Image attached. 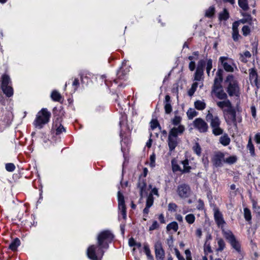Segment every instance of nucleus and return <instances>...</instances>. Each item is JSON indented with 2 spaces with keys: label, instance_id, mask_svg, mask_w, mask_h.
<instances>
[{
  "label": "nucleus",
  "instance_id": "nucleus-1",
  "mask_svg": "<svg viewBox=\"0 0 260 260\" xmlns=\"http://www.w3.org/2000/svg\"><path fill=\"white\" fill-rule=\"evenodd\" d=\"M214 218L215 221L218 228H220L222 234L224 238L231 244V246L237 252L241 251V245L237 240L235 235L230 230H225L223 227L225 221H224L222 213L217 208L214 211Z\"/></svg>",
  "mask_w": 260,
  "mask_h": 260
},
{
  "label": "nucleus",
  "instance_id": "nucleus-2",
  "mask_svg": "<svg viewBox=\"0 0 260 260\" xmlns=\"http://www.w3.org/2000/svg\"><path fill=\"white\" fill-rule=\"evenodd\" d=\"M217 105L222 110L226 123L230 125L233 124L234 125L237 126V111L233 106L231 102L227 99L222 101L217 102Z\"/></svg>",
  "mask_w": 260,
  "mask_h": 260
},
{
  "label": "nucleus",
  "instance_id": "nucleus-3",
  "mask_svg": "<svg viewBox=\"0 0 260 260\" xmlns=\"http://www.w3.org/2000/svg\"><path fill=\"white\" fill-rule=\"evenodd\" d=\"M115 238L113 233L109 230H105L99 233L96 237V244L98 247V250L104 254V249L109 248V244L114 240Z\"/></svg>",
  "mask_w": 260,
  "mask_h": 260
},
{
  "label": "nucleus",
  "instance_id": "nucleus-4",
  "mask_svg": "<svg viewBox=\"0 0 260 260\" xmlns=\"http://www.w3.org/2000/svg\"><path fill=\"white\" fill-rule=\"evenodd\" d=\"M185 131L183 125L180 124L177 127L172 128L169 132L168 138V145L170 152H173L179 144L178 136L182 135Z\"/></svg>",
  "mask_w": 260,
  "mask_h": 260
},
{
  "label": "nucleus",
  "instance_id": "nucleus-5",
  "mask_svg": "<svg viewBox=\"0 0 260 260\" xmlns=\"http://www.w3.org/2000/svg\"><path fill=\"white\" fill-rule=\"evenodd\" d=\"M224 83L226 85L225 90L230 96H240V87L239 83L233 74H229L226 77Z\"/></svg>",
  "mask_w": 260,
  "mask_h": 260
},
{
  "label": "nucleus",
  "instance_id": "nucleus-6",
  "mask_svg": "<svg viewBox=\"0 0 260 260\" xmlns=\"http://www.w3.org/2000/svg\"><path fill=\"white\" fill-rule=\"evenodd\" d=\"M51 116V112L47 108H43L36 114L32 124L35 128L41 129L45 125L49 123Z\"/></svg>",
  "mask_w": 260,
  "mask_h": 260
},
{
  "label": "nucleus",
  "instance_id": "nucleus-7",
  "mask_svg": "<svg viewBox=\"0 0 260 260\" xmlns=\"http://www.w3.org/2000/svg\"><path fill=\"white\" fill-rule=\"evenodd\" d=\"M130 71V67L126 62L123 61L121 67L116 73V78L113 80L114 83L118 84L117 88L119 90L121 87H124L126 84L124 82L127 80V74Z\"/></svg>",
  "mask_w": 260,
  "mask_h": 260
},
{
  "label": "nucleus",
  "instance_id": "nucleus-8",
  "mask_svg": "<svg viewBox=\"0 0 260 260\" xmlns=\"http://www.w3.org/2000/svg\"><path fill=\"white\" fill-rule=\"evenodd\" d=\"M171 162L172 170L173 173L180 172L181 174L189 173L192 169V168L189 165V160L187 158H186L184 160L180 161V164L183 166V169H182L179 165L177 160L176 158H173L171 160Z\"/></svg>",
  "mask_w": 260,
  "mask_h": 260
},
{
  "label": "nucleus",
  "instance_id": "nucleus-9",
  "mask_svg": "<svg viewBox=\"0 0 260 260\" xmlns=\"http://www.w3.org/2000/svg\"><path fill=\"white\" fill-rule=\"evenodd\" d=\"M206 120L210 122V126L212 129V133L215 136H219L223 133V129L220 127L221 120L218 116L209 113L206 115Z\"/></svg>",
  "mask_w": 260,
  "mask_h": 260
},
{
  "label": "nucleus",
  "instance_id": "nucleus-10",
  "mask_svg": "<svg viewBox=\"0 0 260 260\" xmlns=\"http://www.w3.org/2000/svg\"><path fill=\"white\" fill-rule=\"evenodd\" d=\"M1 83V88L4 94L8 98L12 96L14 94V90L12 86L11 78L8 74H3L0 79Z\"/></svg>",
  "mask_w": 260,
  "mask_h": 260
},
{
  "label": "nucleus",
  "instance_id": "nucleus-11",
  "mask_svg": "<svg viewBox=\"0 0 260 260\" xmlns=\"http://www.w3.org/2000/svg\"><path fill=\"white\" fill-rule=\"evenodd\" d=\"M127 121V120H125L124 117L122 116L119 122V125L120 128L119 136L121 139V141L126 145L129 143V138L128 136L127 135V133L130 135L132 131L130 129Z\"/></svg>",
  "mask_w": 260,
  "mask_h": 260
},
{
  "label": "nucleus",
  "instance_id": "nucleus-12",
  "mask_svg": "<svg viewBox=\"0 0 260 260\" xmlns=\"http://www.w3.org/2000/svg\"><path fill=\"white\" fill-rule=\"evenodd\" d=\"M222 82L223 81L214 78V83L212 86L211 93H214L218 99L223 100H226L228 96L227 93L223 89Z\"/></svg>",
  "mask_w": 260,
  "mask_h": 260
},
{
  "label": "nucleus",
  "instance_id": "nucleus-13",
  "mask_svg": "<svg viewBox=\"0 0 260 260\" xmlns=\"http://www.w3.org/2000/svg\"><path fill=\"white\" fill-rule=\"evenodd\" d=\"M12 113L9 110L0 107V129L9 126L11 123Z\"/></svg>",
  "mask_w": 260,
  "mask_h": 260
},
{
  "label": "nucleus",
  "instance_id": "nucleus-14",
  "mask_svg": "<svg viewBox=\"0 0 260 260\" xmlns=\"http://www.w3.org/2000/svg\"><path fill=\"white\" fill-rule=\"evenodd\" d=\"M176 192L180 199H187L190 197L191 194V187L187 183H181L177 186Z\"/></svg>",
  "mask_w": 260,
  "mask_h": 260
},
{
  "label": "nucleus",
  "instance_id": "nucleus-15",
  "mask_svg": "<svg viewBox=\"0 0 260 260\" xmlns=\"http://www.w3.org/2000/svg\"><path fill=\"white\" fill-rule=\"evenodd\" d=\"M102 252L98 250V245H90L87 249V256L91 260H101V257L99 258L98 254ZM103 254H102V257Z\"/></svg>",
  "mask_w": 260,
  "mask_h": 260
},
{
  "label": "nucleus",
  "instance_id": "nucleus-16",
  "mask_svg": "<svg viewBox=\"0 0 260 260\" xmlns=\"http://www.w3.org/2000/svg\"><path fill=\"white\" fill-rule=\"evenodd\" d=\"M225 154L221 151L216 152L211 158V161L214 167L220 168L222 167L224 160Z\"/></svg>",
  "mask_w": 260,
  "mask_h": 260
},
{
  "label": "nucleus",
  "instance_id": "nucleus-17",
  "mask_svg": "<svg viewBox=\"0 0 260 260\" xmlns=\"http://www.w3.org/2000/svg\"><path fill=\"white\" fill-rule=\"evenodd\" d=\"M249 77L251 85H254L257 89H259L260 88V79L258 78L257 70L255 68L249 70Z\"/></svg>",
  "mask_w": 260,
  "mask_h": 260
},
{
  "label": "nucleus",
  "instance_id": "nucleus-18",
  "mask_svg": "<svg viewBox=\"0 0 260 260\" xmlns=\"http://www.w3.org/2000/svg\"><path fill=\"white\" fill-rule=\"evenodd\" d=\"M154 252L156 260H164L165 252L160 241H157L154 244Z\"/></svg>",
  "mask_w": 260,
  "mask_h": 260
},
{
  "label": "nucleus",
  "instance_id": "nucleus-19",
  "mask_svg": "<svg viewBox=\"0 0 260 260\" xmlns=\"http://www.w3.org/2000/svg\"><path fill=\"white\" fill-rule=\"evenodd\" d=\"M193 124L194 127L201 133L207 132L208 129L207 123L201 118H196L193 121Z\"/></svg>",
  "mask_w": 260,
  "mask_h": 260
},
{
  "label": "nucleus",
  "instance_id": "nucleus-20",
  "mask_svg": "<svg viewBox=\"0 0 260 260\" xmlns=\"http://www.w3.org/2000/svg\"><path fill=\"white\" fill-rule=\"evenodd\" d=\"M142 177V175H140L137 184V187L140 189V196L141 198H143L144 193H147L146 190L147 187L146 179Z\"/></svg>",
  "mask_w": 260,
  "mask_h": 260
},
{
  "label": "nucleus",
  "instance_id": "nucleus-21",
  "mask_svg": "<svg viewBox=\"0 0 260 260\" xmlns=\"http://www.w3.org/2000/svg\"><path fill=\"white\" fill-rule=\"evenodd\" d=\"M230 59L226 56H221L219 58V62H220L224 70L228 72H233V67L228 62V60Z\"/></svg>",
  "mask_w": 260,
  "mask_h": 260
},
{
  "label": "nucleus",
  "instance_id": "nucleus-22",
  "mask_svg": "<svg viewBox=\"0 0 260 260\" xmlns=\"http://www.w3.org/2000/svg\"><path fill=\"white\" fill-rule=\"evenodd\" d=\"M172 100L169 94L166 95L164 101L165 112L166 114H170L172 112L173 107L171 105Z\"/></svg>",
  "mask_w": 260,
  "mask_h": 260
},
{
  "label": "nucleus",
  "instance_id": "nucleus-23",
  "mask_svg": "<svg viewBox=\"0 0 260 260\" xmlns=\"http://www.w3.org/2000/svg\"><path fill=\"white\" fill-rule=\"evenodd\" d=\"M113 95L116 96L114 98L115 102L117 103L119 108L123 109V106H124L123 103H125L126 102V99L121 94H118L117 93L113 92Z\"/></svg>",
  "mask_w": 260,
  "mask_h": 260
},
{
  "label": "nucleus",
  "instance_id": "nucleus-24",
  "mask_svg": "<svg viewBox=\"0 0 260 260\" xmlns=\"http://www.w3.org/2000/svg\"><path fill=\"white\" fill-rule=\"evenodd\" d=\"M53 118H63L65 115V111L62 106L59 108L55 107L52 110Z\"/></svg>",
  "mask_w": 260,
  "mask_h": 260
},
{
  "label": "nucleus",
  "instance_id": "nucleus-25",
  "mask_svg": "<svg viewBox=\"0 0 260 260\" xmlns=\"http://www.w3.org/2000/svg\"><path fill=\"white\" fill-rule=\"evenodd\" d=\"M51 131L56 136H59L63 132L66 133V128L63 126L62 124L52 125Z\"/></svg>",
  "mask_w": 260,
  "mask_h": 260
},
{
  "label": "nucleus",
  "instance_id": "nucleus-26",
  "mask_svg": "<svg viewBox=\"0 0 260 260\" xmlns=\"http://www.w3.org/2000/svg\"><path fill=\"white\" fill-rule=\"evenodd\" d=\"M51 98L53 101L62 103L63 101V98L60 93L57 90H53L51 92Z\"/></svg>",
  "mask_w": 260,
  "mask_h": 260
},
{
  "label": "nucleus",
  "instance_id": "nucleus-27",
  "mask_svg": "<svg viewBox=\"0 0 260 260\" xmlns=\"http://www.w3.org/2000/svg\"><path fill=\"white\" fill-rule=\"evenodd\" d=\"M20 240L19 238H15L9 246V249L13 251H15L17 250L18 247L20 245Z\"/></svg>",
  "mask_w": 260,
  "mask_h": 260
},
{
  "label": "nucleus",
  "instance_id": "nucleus-28",
  "mask_svg": "<svg viewBox=\"0 0 260 260\" xmlns=\"http://www.w3.org/2000/svg\"><path fill=\"white\" fill-rule=\"evenodd\" d=\"M230 18V14L226 8L219 13L218 19L220 21H226Z\"/></svg>",
  "mask_w": 260,
  "mask_h": 260
},
{
  "label": "nucleus",
  "instance_id": "nucleus-29",
  "mask_svg": "<svg viewBox=\"0 0 260 260\" xmlns=\"http://www.w3.org/2000/svg\"><path fill=\"white\" fill-rule=\"evenodd\" d=\"M143 251L146 255L148 260H154L153 256L151 253V251L147 243H145L143 246Z\"/></svg>",
  "mask_w": 260,
  "mask_h": 260
},
{
  "label": "nucleus",
  "instance_id": "nucleus-30",
  "mask_svg": "<svg viewBox=\"0 0 260 260\" xmlns=\"http://www.w3.org/2000/svg\"><path fill=\"white\" fill-rule=\"evenodd\" d=\"M211 239V235H209L208 237H207L206 241L204 245V253L206 255H207L208 253H210L213 252V251L211 249V247L210 246V244L209 243H208V242H207L208 239Z\"/></svg>",
  "mask_w": 260,
  "mask_h": 260
},
{
  "label": "nucleus",
  "instance_id": "nucleus-31",
  "mask_svg": "<svg viewBox=\"0 0 260 260\" xmlns=\"http://www.w3.org/2000/svg\"><path fill=\"white\" fill-rule=\"evenodd\" d=\"M220 143L224 146L229 145L231 142V139L227 134H224L219 138Z\"/></svg>",
  "mask_w": 260,
  "mask_h": 260
},
{
  "label": "nucleus",
  "instance_id": "nucleus-32",
  "mask_svg": "<svg viewBox=\"0 0 260 260\" xmlns=\"http://www.w3.org/2000/svg\"><path fill=\"white\" fill-rule=\"evenodd\" d=\"M247 148L249 151L250 155L252 157L255 156V148L253 144H252L251 138H249L248 144L247 145Z\"/></svg>",
  "mask_w": 260,
  "mask_h": 260
},
{
  "label": "nucleus",
  "instance_id": "nucleus-33",
  "mask_svg": "<svg viewBox=\"0 0 260 260\" xmlns=\"http://www.w3.org/2000/svg\"><path fill=\"white\" fill-rule=\"evenodd\" d=\"M178 228L179 226L177 222L176 221H172L167 225L166 230L168 232L172 230L175 232H176L178 231Z\"/></svg>",
  "mask_w": 260,
  "mask_h": 260
},
{
  "label": "nucleus",
  "instance_id": "nucleus-34",
  "mask_svg": "<svg viewBox=\"0 0 260 260\" xmlns=\"http://www.w3.org/2000/svg\"><path fill=\"white\" fill-rule=\"evenodd\" d=\"M215 13V9L213 6H210L206 10L205 16L207 18H211L213 17Z\"/></svg>",
  "mask_w": 260,
  "mask_h": 260
},
{
  "label": "nucleus",
  "instance_id": "nucleus-35",
  "mask_svg": "<svg viewBox=\"0 0 260 260\" xmlns=\"http://www.w3.org/2000/svg\"><path fill=\"white\" fill-rule=\"evenodd\" d=\"M238 160V157L236 155H231L229 157L224 158V162L229 165H233L235 164Z\"/></svg>",
  "mask_w": 260,
  "mask_h": 260
},
{
  "label": "nucleus",
  "instance_id": "nucleus-36",
  "mask_svg": "<svg viewBox=\"0 0 260 260\" xmlns=\"http://www.w3.org/2000/svg\"><path fill=\"white\" fill-rule=\"evenodd\" d=\"M238 5L244 11H246L249 9L247 0H238Z\"/></svg>",
  "mask_w": 260,
  "mask_h": 260
},
{
  "label": "nucleus",
  "instance_id": "nucleus-37",
  "mask_svg": "<svg viewBox=\"0 0 260 260\" xmlns=\"http://www.w3.org/2000/svg\"><path fill=\"white\" fill-rule=\"evenodd\" d=\"M194 107L198 110H203L206 108V104L204 102L197 100L194 103Z\"/></svg>",
  "mask_w": 260,
  "mask_h": 260
},
{
  "label": "nucleus",
  "instance_id": "nucleus-38",
  "mask_svg": "<svg viewBox=\"0 0 260 260\" xmlns=\"http://www.w3.org/2000/svg\"><path fill=\"white\" fill-rule=\"evenodd\" d=\"M192 149L193 152L196 154L198 156H200L201 155L202 153V148L200 144L198 142H196L193 145Z\"/></svg>",
  "mask_w": 260,
  "mask_h": 260
},
{
  "label": "nucleus",
  "instance_id": "nucleus-39",
  "mask_svg": "<svg viewBox=\"0 0 260 260\" xmlns=\"http://www.w3.org/2000/svg\"><path fill=\"white\" fill-rule=\"evenodd\" d=\"M182 117L179 115H175L174 117L171 119V123L175 126H178L181 124L182 121Z\"/></svg>",
  "mask_w": 260,
  "mask_h": 260
},
{
  "label": "nucleus",
  "instance_id": "nucleus-40",
  "mask_svg": "<svg viewBox=\"0 0 260 260\" xmlns=\"http://www.w3.org/2000/svg\"><path fill=\"white\" fill-rule=\"evenodd\" d=\"M206 72L208 76L210 75V71L213 67V60L211 58L207 59L206 61Z\"/></svg>",
  "mask_w": 260,
  "mask_h": 260
},
{
  "label": "nucleus",
  "instance_id": "nucleus-41",
  "mask_svg": "<svg viewBox=\"0 0 260 260\" xmlns=\"http://www.w3.org/2000/svg\"><path fill=\"white\" fill-rule=\"evenodd\" d=\"M244 217L247 221H250L251 220V213L250 210L247 208L244 209Z\"/></svg>",
  "mask_w": 260,
  "mask_h": 260
},
{
  "label": "nucleus",
  "instance_id": "nucleus-42",
  "mask_svg": "<svg viewBox=\"0 0 260 260\" xmlns=\"http://www.w3.org/2000/svg\"><path fill=\"white\" fill-rule=\"evenodd\" d=\"M198 86V83L197 82H193L191 85V88L188 91V94L189 96H191L193 95L197 90Z\"/></svg>",
  "mask_w": 260,
  "mask_h": 260
},
{
  "label": "nucleus",
  "instance_id": "nucleus-43",
  "mask_svg": "<svg viewBox=\"0 0 260 260\" xmlns=\"http://www.w3.org/2000/svg\"><path fill=\"white\" fill-rule=\"evenodd\" d=\"M206 60L204 59H200L198 62L196 70L204 72Z\"/></svg>",
  "mask_w": 260,
  "mask_h": 260
},
{
  "label": "nucleus",
  "instance_id": "nucleus-44",
  "mask_svg": "<svg viewBox=\"0 0 260 260\" xmlns=\"http://www.w3.org/2000/svg\"><path fill=\"white\" fill-rule=\"evenodd\" d=\"M252 204V208L254 211L259 215H260V206L258 205L257 202L254 199L251 200Z\"/></svg>",
  "mask_w": 260,
  "mask_h": 260
},
{
  "label": "nucleus",
  "instance_id": "nucleus-45",
  "mask_svg": "<svg viewBox=\"0 0 260 260\" xmlns=\"http://www.w3.org/2000/svg\"><path fill=\"white\" fill-rule=\"evenodd\" d=\"M204 75V72L197 70L194 75V80L200 81L202 79Z\"/></svg>",
  "mask_w": 260,
  "mask_h": 260
},
{
  "label": "nucleus",
  "instance_id": "nucleus-46",
  "mask_svg": "<svg viewBox=\"0 0 260 260\" xmlns=\"http://www.w3.org/2000/svg\"><path fill=\"white\" fill-rule=\"evenodd\" d=\"M198 112L193 109L189 108L187 112V117L189 119H192L194 117L198 115Z\"/></svg>",
  "mask_w": 260,
  "mask_h": 260
},
{
  "label": "nucleus",
  "instance_id": "nucleus-47",
  "mask_svg": "<svg viewBox=\"0 0 260 260\" xmlns=\"http://www.w3.org/2000/svg\"><path fill=\"white\" fill-rule=\"evenodd\" d=\"M185 219L189 224H192L194 222L196 217L193 214H189L186 215Z\"/></svg>",
  "mask_w": 260,
  "mask_h": 260
},
{
  "label": "nucleus",
  "instance_id": "nucleus-48",
  "mask_svg": "<svg viewBox=\"0 0 260 260\" xmlns=\"http://www.w3.org/2000/svg\"><path fill=\"white\" fill-rule=\"evenodd\" d=\"M153 196H152V193H149L147 197L146 206L151 207L153 205Z\"/></svg>",
  "mask_w": 260,
  "mask_h": 260
},
{
  "label": "nucleus",
  "instance_id": "nucleus-49",
  "mask_svg": "<svg viewBox=\"0 0 260 260\" xmlns=\"http://www.w3.org/2000/svg\"><path fill=\"white\" fill-rule=\"evenodd\" d=\"M218 247L217 249L218 251H222L225 248V244L224 240L220 238L217 241Z\"/></svg>",
  "mask_w": 260,
  "mask_h": 260
},
{
  "label": "nucleus",
  "instance_id": "nucleus-50",
  "mask_svg": "<svg viewBox=\"0 0 260 260\" xmlns=\"http://www.w3.org/2000/svg\"><path fill=\"white\" fill-rule=\"evenodd\" d=\"M5 169L8 172H12L15 170L16 167L13 163L9 162L6 164Z\"/></svg>",
  "mask_w": 260,
  "mask_h": 260
},
{
  "label": "nucleus",
  "instance_id": "nucleus-51",
  "mask_svg": "<svg viewBox=\"0 0 260 260\" xmlns=\"http://www.w3.org/2000/svg\"><path fill=\"white\" fill-rule=\"evenodd\" d=\"M241 15L248 21V23L250 25L252 24V17L251 15L246 12L241 13Z\"/></svg>",
  "mask_w": 260,
  "mask_h": 260
},
{
  "label": "nucleus",
  "instance_id": "nucleus-52",
  "mask_svg": "<svg viewBox=\"0 0 260 260\" xmlns=\"http://www.w3.org/2000/svg\"><path fill=\"white\" fill-rule=\"evenodd\" d=\"M251 30L248 25H244L242 28V32L244 36L246 37L250 34Z\"/></svg>",
  "mask_w": 260,
  "mask_h": 260
},
{
  "label": "nucleus",
  "instance_id": "nucleus-53",
  "mask_svg": "<svg viewBox=\"0 0 260 260\" xmlns=\"http://www.w3.org/2000/svg\"><path fill=\"white\" fill-rule=\"evenodd\" d=\"M223 71L222 69H218L215 78H217L218 80L223 81Z\"/></svg>",
  "mask_w": 260,
  "mask_h": 260
},
{
  "label": "nucleus",
  "instance_id": "nucleus-54",
  "mask_svg": "<svg viewBox=\"0 0 260 260\" xmlns=\"http://www.w3.org/2000/svg\"><path fill=\"white\" fill-rule=\"evenodd\" d=\"M118 206L125 204V200L123 195L120 192H118Z\"/></svg>",
  "mask_w": 260,
  "mask_h": 260
},
{
  "label": "nucleus",
  "instance_id": "nucleus-55",
  "mask_svg": "<svg viewBox=\"0 0 260 260\" xmlns=\"http://www.w3.org/2000/svg\"><path fill=\"white\" fill-rule=\"evenodd\" d=\"M151 128L152 129H154L156 127H158L160 129L161 128L159 122L157 119H152L151 122Z\"/></svg>",
  "mask_w": 260,
  "mask_h": 260
},
{
  "label": "nucleus",
  "instance_id": "nucleus-56",
  "mask_svg": "<svg viewBox=\"0 0 260 260\" xmlns=\"http://www.w3.org/2000/svg\"><path fill=\"white\" fill-rule=\"evenodd\" d=\"M241 36L239 34V30H233L232 32V38L235 42L238 41L239 38H241Z\"/></svg>",
  "mask_w": 260,
  "mask_h": 260
},
{
  "label": "nucleus",
  "instance_id": "nucleus-57",
  "mask_svg": "<svg viewBox=\"0 0 260 260\" xmlns=\"http://www.w3.org/2000/svg\"><path fill=\"white\" fill-rule=\"evenodd\" d=\"M100 78L102 80V81L104 82L105 85L108 87H110L111 86V85H112V81L107 79V77L105 75H101Z\"/></svg>",
  "mask_w": 260,
  "mask_h": 260
},
{
  "label": "nucleus",
  "instance_id": "nucleus-58",
  "mask_svg": "<svg viewBox=\"0 0 260 260\" xmlns=\"http://www.w3.org/2000/svg\"><path fill=\"white\" fill-rule=\"evenodd\" d=\"M63 119V118H53L52 125H57L59 124H62Z\"/></svg>",
  "mask_w": 260,
  "mask_h": 260
},
{
  "label": "nucleus",
  "instance_id": "nucleus-59",
  "mask_svg": "<svg viewBox=\"0 0 260 260\" xmlns=\"http://www.w3.org/2000/svg\"><path fill=\"white\" fill-rule=\"evenodd\" d=\"M155 154L153 153L150 156V166L151 168H154L155 166Z\"/></svg>",
  "mask_w": 260,
  "mask_h": 260
},
{
  "label": "nucleus",
  "instance_id": "nucleus-60",
  "mask_svg": "<svg viewBox=\"0 0 260 260\" xmlns=\"http://www.w3.org/2000/svg\"><path fill=\"white\" fill-rule=\"evenodd\" d=\"M177 205L174 203H170L168 205V210L171 212H176L177 209Z\"/></svg>",
  "mask_w": 260,
  "mask_h": 260
},
{
  "label": "nucleus",
  "instance_id": "nucleus-61",
  "mask_svg": "<svg viewBox=\"0 0 260 260\" xmlns=\"http://www.w3.org/2000/svg\"><path fill=\"white\" fill-rule=\"evenodd\" d=\"M159 227V224L157 221L156 220H154L152 222V224L149 228V231H153L156 229H158Z\"/></svg>",
  "mask_w": 260,
  "mask_h": 260
},
{
  "label": "nucleus",
  "instance_id": "nucleus-62",
  "mask_svg": "<svg viewBox=\"0 0 260 260\" xmlns=\"http://www.w3.org/2000/svg\"><path fill=\"white\" fill-rule=\"evenodd\" d=\"M79 85H80L79 80L78 78H75L73 82V83H72V86L74 88V91H75L76 90H77Z\"/></svg>",
  "mask_w": 260,
  "mask_h": 260
},
{
  "label": "nucleus",
  "instance_id": "nucleus-63",
  "mask_svg": "<svg viewBox=\"0 0 260 260\" xmlns=\"http://www.w3.org/2000/svg\"><path fill=\"white\" fill-rule=\"evenodd\" d=\"M80 79L81 84L82 85L86 83V84L88 83V82L89 80H90V79L87 77L86 76H83V75H80Z\"/></svg>",
  "mask_w": 260,
  "mask_h": 260
},
{
  "label": "nucleus",
  "instance_id": "nucleus-64",
  "mask_svg": "<svg viewBox=\"0 0 260 260\" xmlns=\"http://www.w3.org/2000/svg\"><path fill=\"white\" fill-rule=\"evenodd\" d=\"M204 201L201 199H199L198 200V205L197 207V209L198 210H203L204 208Z\"/></svg>",
  "mask_w": 260,
  "mask_h": 260
}]
</instances>
